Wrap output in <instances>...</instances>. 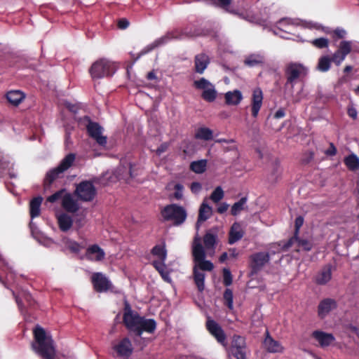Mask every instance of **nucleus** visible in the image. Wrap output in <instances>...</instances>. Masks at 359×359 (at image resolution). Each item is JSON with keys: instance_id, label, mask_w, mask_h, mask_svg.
<instances>
[{"instance_id": "obj_1", "label": "nucleus", "mask_w": 359, "mask_h": 359, "mask_svg": "<svg viewBox=\"0 0 359 359\" xmlns=\"http://www.w3.org/2000/svg\"><path fill=\"white\" fill-rule=\"evenodd\" d=\"M123 320L127 329L139 337H141L143 332L153 333L156 328L154 320L141 317L137 311L132 309L127 302H125Z\"/></svg>"}, {"instance_id": "obj_2", "label": "nucleus", "mask_w": 359, "mask_h": 359, "mask_svg": "<svg viewBox=\"0 0 359 359\" xmlns=\"http://www.w3.org/2000/svg\"><path fill=\"white\" fill-rule=\"evenodd\" d=\"M192 254L194 261V281L199 291H203L205 287V273L201 271H210L213 269V264L205 260V252L201 243V238L196 237L192 246Z\"/></svg>"}, {"instance_id": "obj_3", "label": "nucleus", "mask_w": 359, "mask_h": 359, "mask_svg": "<svg viewBox=\"0 0 359 359\" xmlns=\"http://www.w3.org/2000/svg\"><path fill=\"white\" fill-rule=\"evenodd\" d=\"M35 342L32 344L34 351L46 359H54L56 350L51 335L43 328L36 326L34 330Z\"/></svg>"}, {"instance_id": "obj_4", "label": "nucleus", "mask_w": 359, "mask_h": 359, "mask_svg": "<svg viewBox=\"0 0 359 359\" xmlns=\"http://www.w3.org/2000/svg\"><path fill=\"white\" fill-rule=\"evenodd\" d=\"M309 72V68L303 64L291 62L287 65L285 69L287 81L285 87L288 93L292 94L296 81L302 76H306Z\"/></svg>"}, {"instance_id": "obj_5", "label": "nucleus", "mask_w": 359, "mask_h": 359, "mask_svg": "<svg viewBox=\"0 0 359 359\" xmlns=\"http://www.w3.org/2000/svg\"><path fill=\"white\" fill-rule=\"evenodd\" d=\"M116 70V67L114 62L102 58L92 64L89 72L93 79H100L111 76Z\"/></svg>"}, {"instance_id": "obj_6", "label": "nucleus", "mask_w": 359, "mask_h": 359, "mask_svg": "<svg viewBox=\"0 0 359 359\" xmlns=\"http://www.w3.org/2000/svg\"><path fill=\"white\" fill-rule=\"evenodd\" d=\"M75 159L74 154H69L61 161L57 167L49 170L44 180L45 189H47L54 180L60 177L64 172L73 165Z\"/></svg>"}, {"instance_id": "obj_7", "label": "nucleus", "mask_w": 359, "mask_h": 359, "mask_svg": "<svg viewBox=\"0 0 359 359\" xmlns=\"http://www.w3.org/2000/svg\"><path fill=\"white\" fill-rule=\"evenodd\" d=\"M297 28V27L292 20L283 18L278 22L277 27L273 30V32L275 35L285 39L303 41L299 35H296L295 29Z\"/></svg>"}, {"instance_id": "obj_8", "label": "nucleus", "mask_w": 359, "mask_h": 359, "mask_svg": "<svg viewBox=\"0 0 359 359\" xmlns=\"http://www.w3.org/2000/svg\"><path fill=\"white\" fill-rule=\"evenodd\" d=\"M161 215L165 220L172 221L175 225H180L187 219L186 210L176 204L166 205L161 211Z\"/></svg>"}, {"instance_id": "obj_9", "label": "nucleus", "mask_w": 359, "mask_h": 359, "mask_svg": "<svg viewBox=\"0 0 359 359\" xmlns=\"http://www.w3.org/2000/svg\"><path fill=\"white\" fill-rule=\"evenodd\" d=\"M82 123L86 126L89 135L95 140L101 146H105L107 144V137L102 135L103 128L97 123L93 122L88 116L82 119Z\"/></svg>"}, {"instance_id": "obj_10", "label": "nucleus", "mask_w": 359, "mask_h": 359, "mask_svg": "<svg viewBox=\"0 0 359 359\" xmlns=\"http://www.w3.org/2000/svg\"><path fill=\"white\" fill-rule=\"evenodd\" d=\"M355 42L353 41H341L337 46V50L331 57L336 66H340L346 56L353 50Z\"/></svg>"}, {"instance_id": "obj_11", "label": "nucleus", "mask_w": 359, "mask_h": 359, "mask_svg": "<svg viewBox=\"0 0 359 359\" xmlns=\"http://www.w3.org/2000/svg\"><path fill=\"white\" fill-rule=\"evenodd\" d=\"M75 194L83 201H91L96 195V189L92 182L83 181L76 186Z\"/></svg>"}, {"instance_id": "obj_12", "label": "nucleus", "mask_w": 359, "mask_h": 359, "mask_svg": "<svg viewBox=\"0 0 359 359\" xmlns=\"http://www.w3.org/2000/svg\"><path fill=\"white\" fill-rule=\"evenodd\" d=\"M194 86L203 91L202 97L208 102H213L217 97V91L214 85L205 78L195 81Z\"/></svg>"}, {"instance_id": "obj_13", "label": "nucleus", "mask_w": 359, "mask_h": 359, "mask_svg": "<svg viewBox=\"0 0 359 359\" xmlns=\"http://www.w3.org/2000/svg\"><path fill=\"white\" fill-rule=\"evenodd\" d=\"M230 351L236 359H247V346L245 338L234 335L231 340Z\"/></svg>"}, {"instance_id": "obj_14", "label": "nucleus", "mask_w": 359, "mask_h": 359, "mask_svg": "<svg viewBox=\"0 0 359 359\" xmlns=\"http://www.w3.org/2000/svg\"><path fill=\"white\" fill-rule=\"evenodd\" d=\"M113 349L116 356L122 359H128L133 351V347L128 338H123L118 341L113 346Z\"/></svg>"}, {"instance_id": "obj_15", "label": "nucleus", "mask_w": 359, "mask_h": 359, "mask_svg": "<svg viewBox=\"0 0 359 359\" xmlns=\"http://www.w3.org/2000/svg\"><path fill=\"white\" fill-rule=\"evenodd\" d=\"M181 38L178 29L166 33L165 35L156 39L153 43L146 46L141 52L142 55L149 53L155 48L163 46L168 43L171 39Z\"/></svg>"}, {"instance_id": "obj_16", "label": "nucleus", "mask_w": 359, "mask_h": 359, "mask_svg": "<svg viewBox=\"0 0 359 359\" xmlns=\"http://www.w3.org/2000/svg\"><path fill=\"white\" fill-rule=\"evenodd\" d=\"M92 283L95 290L99 292H103L110 289L111 284L109 279L102 273H94L92 275Z\"/></svg>"}, {"instance_id": "obj_17", "label": "nucleus", "mask_w": 359, "mask_h": 359, "mask_svg": "<svg viewBox=\"0 0 359 359\" xmlns=\"http://www.w3.org/2000/svg\"><path fill=\"white\" fill-rule=\"evenodd\" d=\"M263 346L264 348L271 353H283L285 351V348L282 344L275 340L268 331H266Z\"/></svg>"}, {"instance_id": "obj_18", "label": "nucleus", "mask_w": 359, "mask_h": 359, "mask_svg": "<svg viewBox=\"0 0 359 359\" xmlns=\"http://www.w3.org/2000/svg\"><path fill=\"white\" fill-rule=\"evenodd\" d=\"M206 326L210 333L216 338L217 341L223 346H226V334L221 326L213 320H208Z\"/></svg>"}, {"instance_id": "obj_19", "label": "nucleus", "mask_w": 359, "mask_h": 359, "mask_svg": "<svg viewBox=\"0 0 359 359\" xmlns=\"http://www.w3.org/2000/svg\"><path fill=\"white\" fill-rule=\"evenodd\" d=\"M86 257L92 262H101L105 257V252L98 245H92L86 249Z\"/></svg>"}, {"instance_id": "obj_20", "label": "nucleus", "mask_w": 359, "mask_h": 359, "mask_svg": "<svg viewBox=\"0 0 359 359\" xmlns=\"http://www.w3.org/2000/svg\"><path fill=\"white\" fill-rule=\"evenodd\" d=\"M263 93L260 88H255L252 95V115L256 118L262 106Z\"/></svg>"}, {"instance_id": "obj_21", "label": "nucleus", "mask_w": 359, "mask_h": 359, "mask_svg": "<svg viewBox=\"0 0 359 359\" xmlns=\"http://www.w3.org/2000/svg\"><path fill=\"white\" fill-rule=\"evenodd\" d=\"M251 266L254 271L259 270L269 261L268 252H258L251 256Z\"/></svg>"}, {"instance_id": "obj_22", "label": "nucleus", "mask_w": 359, "mask_h": 359, "mask_svg": "<svg viewBox=\"0 0 359 359\" xmlns=\"http://www.w3.org/2000/svg\"><path fill=\"white\" fill-rule=\"evenodd\" d=\"M293 245H295L298 248V251L300 250L309 251L312 248V243L310 241L307 240L299 239L297 236L291 238L284 245V248L288 249Z\"/></svg>"}, {"instance_id": "obj_23", "label": "nucleus", "mask_w": 359, "mask_h": 359, "mask_svg": "<svg viewBox=\"0 0 359 359\" xmlns=\"http://www.w3.org/2000/svg\"><path fill=\"white\" fill-rule=\"evenodd\" d=\"M335 300L327 298L322 300L318 305V315L320 318H325L331 311L336 309Z\"/></svg>"}, {"instance_id": "obj_24", "label": "nucleus", "mask_w": 359, "mask_h": 359, "mask_svg": "<svg viewBox=\"0 0 359 359\" xmlns=\"http://www.w3.org/2000/svg\"><path fill=\"white\" fill-rule=\"evenodd\" d=\"M62 207L68 212L74 213L79 209V204L74 197L67 193L62 201Z\"/></svg>"}, {"instance_id": "obj_25", "label": "nucleus", "mask_w": 359, "mask_h": 359, "mask_svg": "<svg viewBox=\"0 0 359 359\" xmlns=\"http://www.w3.org/2000/svg\"><path fill=\"white\" fill-rule=\"evenodd\" d=\"M212 213V208L207 204L206 199H205L199 208L198 217L196 225L197 229H199L201 223L210 217Z\"/></svg>"}, {"instance_id": "obj_26", "label": "nucleus", "mask_w": 359, "mask_h": 359, "mask_svg": "<svg viewBox=\"0 0 359 359\" xmlns=\"http://www.w3.org/2000/svg\"><path fill=\"white\" fill-rule=\"evenodd\" d=\"M312 335L323 347L330 346L334 341V337L332 334L322 331H314Z\"/></svg>"}, {"instance_id": "obj_27", "label": "nucleus", "mask_w": 359, "mask_h": 359, "mask_svg": "<svg viewBox=\"0 0 359 359\" xmlns=\"http://www.w3.org/2000/svg\"><path fill=\"white\" fill-rule=\"evenodd\" d=\"M57 224L62 231H69L73 225V219L67 213L62 212L57 215Z\"/></svg>"}, {"instance_id": "obj_28", "label": "nucleus", "mask_w": 359, "mask_h": 359, "mask_svg": "<svg viewBox=\"0 0 359 359\" xmlns=\"http://www.w3.org/2000/svg\"><path fill=\"white\" fill-rule=\"evenodd\" d=\"M224 97L226 104L233 106L239 104L243 98L242 93L238 90L226 92Z\"/></svg>"}, {"instance_id": "obj_29", "label": "nucleus", "mask_w": 359, "mask_h": 359, "mask_svg": "<svg viewBox=\"0 0 359 359\" xmlns=\"http://www.w3.org/2000/svg\"><path fill=\"white\" fill-rule=\"evenodd\" d=\"M210 62L209 57L207 55L201 53L195 57V69L196 72L202 74L207 68Z\"/></svg>"}, {"instance_id": "obj_30", "label": "nucleus", "mask_w": 359, "mask_h": 359, "mask_svg": "<svg viewBox=\"0 0 359 359\" xmlns=\"http://www.w3.org/2000/svg\"><path fill=\"white\" fill-rule=\"evenodd\" d=\"M243 236V231L241 226L238 223H234L229 232V243L233 244L241 239Z\"/></svg>"}, {"instance_id": "obj_31", "label": "nucleus", "mask_w": 359, "mask_h": 359, "mask_svg": "<svg viewBox=\"0 0 359 359\" xmlns=\"http://www.w3.org/2000/svg\"><path fill=\"white\" fill-rule=\"evenodd\" d=\"M204 245L207 254L212 256L215 252V245L216 243V236L212 233L208 232L203 238Z\"/></svg>"}, {"instance_id": "obj_32", "label": "nucleus", "mask_w": 359, "mask_h": 359, "mask_svg": "<svg viewBox=\"0 0 359 359\" xmlns=\"http://www.w3.org/2000/svg\"><path fill=\"white\" fill-rule=\"evenodd\" d=\"M332 59L328 55H322L319 57L316 69L320 72H327L331 68Z\"/></svg>"}, {"instance_id": "obj_33", "label": "nucleus", "mask_w": 359, "mask_h": 359, "mask_svg": "<svg viewBox=\"0 0 359 359\" xmlns=\"http://www.w3.org/2000/svg\"><path fill=\"white\" fill-rule=\"evenodd\" d=\"M43 198L41 196L33 198L30 202V215L32 219L38 217L41 212V205Z\"/></svg>"}, {"instance_id": "obj_34", "label": "nucleus", "mask_w": 359, "mask_h": 359, "mask_svg": "<svg viewBox=\"0 0 359 359\" xmlns=\"http://www.w3.org/2000/svg\"><path fill=\"white\" fill-rule=\"evenodd\" d=\"M8 101L15 105H18L25 98V95L20 90H11L6 94Z\"/></svg>"}, {"instance_id": "obj_35", "label": "nucleus", "mask_w": 359, "mask_h": 359, "mask_svg": "<svg viewBox=\"0 0 359 359\" xmlns=\"http://www.w3.org/2000/svg\"><path fill=\"white\" fill-rule=\"evenodd\" d=\"M332 278V272L330 266L325 267L318 273L316 277V282L320 285H325L328 283Z\"/></svg>"}, {"instance_id": "obj_36", "label": "nucleus", "mask_w": 359, "mask_h": 359, "mask_svg": "<svg viewBox=\"0 0 359 359\" xmlns=\"http://www.w3.org/2000/svg\"><path fill=\"white\" fill-rule=\"evenodd\" d=\"M153 265L155 267V269L159 272L161 276H162L163 279L168 282H171V278L169 275V272L166 269V266L165 263H163L162 262H157L154 261Z\"/></svg>"}, {"instance_id": "obj_37", "label": "nucleus", "mask_w": 359, "mask_h": 359, "mask_svg": "<svg viewBox=\"0 0 359 359\" xmlns=\"http://www.w3.org/2000/svg\"><path fill=\"white\" fill-rule=\"evenodd\" d=\"M152 255L158 258L157 262L165 263L167 252L164 245H157L152 249Z\"/></svg>"}, {"instance_id": "obj_38", "label": "nucleus", "mask_w": 359, "mask_h": 359, "mask_svg": "<svg viewBox=\"0 0 359 359\" xmlns=\"http://www.w3.org/2000/svg\"><path fill=\"white\" fill-rule=\"evenodd\" d=\"M345 165L351 171L359 169V158L355 154H351L344 158Z\"/></svg>"}, {"instance_id": "obj_39", "label": "nucleus", "mask_w": 359, "mask_h": 359, "mask_svg": "<svg viewBox=\"0 0 359 359\" xmlns=\"http://www.w3.org/2000/svg\"><path fill=\"white\" fill-rule=\"evenodd\" d=\"M168 189H173V197L176 200H182L184 196V186L180 183H170Z\"/></svg>"}, {"instance_id": "obj_40", "label": "nucleus", "mask_w": 359, "mask_h": 359, "mask_svg": "<svg viewBox=\"0 0 359 359\" xmlns=\"http://www.w3.org/2000/svg\"><path fill=\"white\" fill-rule=\"evenodd\" d=\"M197 139L210 140L213 137L212 130L208 128H200L195 134Z\"/></svg>"}, {"instance_id": "obj_41", "label": "nucleus", "mask_w": 359, "mask_h": 359, "mask_svg": "<svg viewBox=\"0 0 359 359\" xmlns=\"http://www.w3.org/2000/svg\"><path fill=\"white\" fill-rule=\"evenodd\" d=\"M264 61V57L261 54H252L245 60V64L249 67H254Z\"/></svg>"}, {"instance_id": "obj_42", "label": "nucleus", "mask_w": 359, "mask_h": 359, "mask_svg": "<svg viewBox=\"0 0 359 359\" xmlns=\"http://www.w3.org/2000/svg\"><path fill=\"white\" fill-rule=\"evenodd\" d=\"M207 166V161L206 160H200L194 161L190 165V168L192 171L196 173H203L206 168Z\"/></svg>"}, {"instance_id": "obj_43", "label": "nucleus", "mask_w": 359, "mask_h": 359, "mask_svg": "<svg viewBox=\"0 0 359 359\" xmlns=\"http://www.w3.org/2000/svg\"><path fill=\"white\" fill-rule=\"evenodd\" d=\"M246 202L247 198L243 197L241 198L238 202L235 203L231 207V214L235 216L238 215L241 210L244 209Z\"/></svg>"}, {"instance_id": "obj_44", "label": "nucleus", "mask_w": 359, "mask_h": 359, "mask_svg": "<svg viewBox=\"0 0 359 359\" xmlns=\"http://www.w3.org/2000/svg\"><path fill=\"white\" fill-rule=\"evenodd\" d=\"M208 1L210 2V4L215 5V6H217L219 7H221L229 13H236L234 10H231L229 8V6L231 4V0H215V1L208 0Z\"/></svg>"}, {"instance_id": "obj_45", "label": "nucleus", "mask_w": 359, "mask_h": 359, "mask_svg": "<svg viewBox=\"0 0 359 359\" xmlns=\"http://www.w3.org/2000/svg\"><path fill=\"white\" fill-rule=\"evenodd\" d=\"M68 192H67V191L65 189H61L58 191H56L53 195L50 196L47 198V201H48L50 203H55L57 201H60L62 202L64 197L66 196V194Z\"/></svg>"}, {"instance_id": "obj_46", "label": "nucleus", "mask_w": 359, "mask_h": 359, "mask_svg": "<svg viewBox=\"0 0 359 359\" xmlns=\"http://www.w3.org/2000/svg\"><path fill=\"white\" fill-rule=\"evenodd\" d=\"M64 243L65 246L68 249H69L72 252H79L82 248V246L77 242L72 241L68 238L64 240Z\"/></svg>"}, {"instance_id": "obj_47", "label": "nucleus", "mask_w": 359, "mask_h": 359, "mask_svg": "<svg viewBox=\"0 0 359 359\" xmlns=\"http://www.w3.org/2000/svg\"><path fill=\"white\" fill-rule=\"evenodd\" d=\"M224 194L221 187H217L211 194L210 198L214 203H218L224 198Z\"/></svg>"}, {"instance_id": "obj_48", "label": "nucleus", "mask_w": 359, "mask_h": 359, "mask_svg": "<svg viewBox=\"0 0 359 359\" xmlns=\"http://www.w3.org/2000/svg\"><path fill=\"white\" fill-rule=\"evenodd\" d=\"M311 43L318 48H327L329 46V40L327 38L321 37L313 39Z\"/></svg>"}, {"instance_id": "obj_49", "label": "nucleus", "mask_w": 359, "mask_h": 359, "mask_svg": "<svg viewBox=\"0 0 359 359\" xmlns=\"http://www.w3.org/2000/svg\"><path fill=\"white\" fill-rule=\"evenodd\" d=\"M224 299L229 309H233V292L231 290L226 289L224 293Z\"/></svg>"}, {"instance_id": "obj_50", "label": "nucleus", "mask_w": 359, "mask_h": 359, "mask_svg": "<svg viewBox=\"0 0 359 359\" xmlns=\"http://www.w3.org/2000/svg\"><path fill=\"white\" fill-rule=\"evenodd\" d=\"M223 282L226 286H229L232 283V276L228 269H223Z\"/></svg>"}, {"instance_id": "obj_51", "label": "nucleus", "mask_w": 359, "mask_h": 359, "mask_svg": "<svg viewBox=\"0 0 359 359\" xmlns=\"http://www.w3.org/2000/svg\"><path fill=\"white\" fill-rule=\"evenodd\" d=\"M85 216L83 215H77L75 218V225L78 229L81 228L85 224Z\"/></svg>"}, {"instance_id": "obj_52", "label": "nucleus", "mask_w": 359, "mask_h": 359, "mask_svg": "<svg viewBox=\"0 0 359 359\" xmlns=\"http://www.w3.org/2000/svg\"><path fill=\"white\" fill-rule=\"evenodd\" d=\"M304 224V218L302 216H299L295 219V233L294 236H297L300 228Z\"/></svg>"}, {"instance_id": "obj_53", "label": "nucleus", "mask_w": 359, "mask_h": 359, "mask_svg": "<svg viewBox=\"0 0 359 359\" xmlns=\"http://www.w3.org/2000/svg\"><path fill=\"white\" fill-rule=\"evenodd\" d=\"M201 184L199 182H193L191 184L190 189L194 194H198L201 190Z\"/></svg>"}, {"instance_id": "obj_54", "label": "nucleus", "mask_w": 359, "mask_h": 359, "mask_svg": "<svg viewBox=\"0 0 359 359\" xmlns=\"http://www.w3.org/2000/svg\"><path fill=\"white\" fill-rule=\"evenodd\" d=\"M334 34H335L336 36H337L339 39H344L345 38L346 35V32L345 29H342V28H337L334 31Z\"/></svg>"}, {"instance_id": "obj_55", "label": "nucleus", "mask_w": 359, "mask_h": 359, "mask_svg": "<svg viewBox=\"0 0 359 359\" xmlns=\"http://www.w3.org/2000/svg\"><path fill=\"white\" fill-rule=\"evenodd\" d=\"M348 114L350 117H351L353 119H355L358 116V112L355 108L353 107H350L348 109Z\"/></svg>"}, {"instance_id": "obj_56", "label": "nucleus", "mask_w": 359, "mask_h": 359, "mask_svg": "<svg viewBox=\"0 0 359 359\" xmlns=\"http://www.w3.org/2000/svg\"><path fill=\"white\" fill-rule=\"evenodd\" d=\"M129 25V22L126 19H121L118 22V26L120 29H126Z\"/></svg>"}, {"instance_id": "obj_57", "label": "nucleus", "mask_w": 359, "mask_h": 359, "mask_svg": "<svg viewBox=\"0 0 359 359\" xmlns=\"http://www.w3.org/2000/svg\"><path fill=\"white\" fill-rule=\"evenodd\" d=\"M229 208V205L226 203H221L217 208V212L220 214L225 212Z\"/></svg>"}, {"instance_id": "obj_58", "label": "nucleus", "mask_w": 359, "mask_h": 359, "mask_svg": "<svg viewBox=\"0 0 359 359\" xmlns=\"http://www.w3.org/2000/svg\"><path fill=\"white\" fill-rule=\"evenodd\" d=\"M168 147V144L167 143L162 144L156 151L158 155H161L163 152H165Z\"/></svg>"}, {"instance_id": "obj_59", "label": "nucleus", "mask_w": 359, "mask_h": 359, "mask_svg": "<svg viewBox=\"0 0 359 359\" xmlns=\"http://www.w3.org/2000/svg\"><path fill=\"white\" fill-rule=\"evenodd\" d=\"M336 152V148L334 147L333 144H331L330 148L325 151V154L328 156H334L335 155Z\"/></svg>"}, {"instance_id": "obj_60", "label": "nucleus", "mask_w": 359, "mask_h": 359, "mask_svg": "<svg viewBox=\"0 0 359 359\" xmlns=\"http://www.w3.org/2000/svg\"><path fill=\"white\" fill-rule=\"evenodd\" d=\"M285 116V112L283 109H279L277 110L274 114V117L276 118H281Z\"/></svg>"}, {"instance_id": "obj_61", "label": "nucleus", "mask_w": 359, "mask_h": 359, "mask_svg": "<svg viewBox=\"0 0 359 359\" xmlns=\"http://www.w3.org/2000/svg\"><path fill=\"white\" fill-rule=\"evenodd\" d=\"M306 27L311 29H320L322 28L321 25H320L318 23L314 22H308L306 24Z\"/></svg>"}, {"instance_id": "obj_62", "label": "nucleus", "mask_w": 359, "mask_h": 359, "mask_svg": "<svg viewBox=\"0 0 359 359\" xmlns=\"http://www.w3.org/2000/svg\"><path fill=\"white\" fill-rule=\"evenodd\" d=\"M65 105L71 111H72L74 113H76L78 109V107L74 104H72L70 103H66Z\"/></svg>"}, {"instance_id": "obj_63", "label": "nucleus", "mask_w": 359, "mask_h": 359, "mask_svg": "<svg viewBox=\"0 0 359 359\" xmlns=\"http://www.w3.org/2000/svg\"><path fill=\"white\" fill-rule=\"evenodd\" d=\"M135 165H130V176L131 178L135 177L137 175V173H135Z\"/></svg>"}, {"instance_id": "obj_64", "label": "nucleus", "mask_w": 359, "mask_h": 359, "mask_svg": "<svg viewBox=\"0 0 359 359\" xmlns=\"http://www.w3.org/2000/svg\"><path fill=\"white\" fill-rule=\"evenodd\" d=\"M24 299L29 304H31L32 296L29 293L25 292Z\"/></svg>"}]
</instances>
